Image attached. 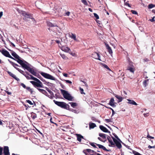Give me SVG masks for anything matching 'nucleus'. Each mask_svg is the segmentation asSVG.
Segmentation results:
<instances>
[{"mask_svg":"<svg viewBox=\"0 0 155 155\" xmlns=\"http://www.w3.org/2000/svg\"><path fill=\"white\" fill-rule=\"evenodd\" d=\"M117 103L114 102V100L113 97L111 98L108 104L110 105V106L113 107H116V105L115 104Z\"/></svg>","mask_w":155,"mask_h":155,"instance_id":"nucleus-10","label":"nucleus"},{"mask_svg":"<svg viewBox=\"0 0 155 155\" xmlns=\"http://www.w3.org/2000/svg\"><path fill=\"white\" fill-rule=\"evenodd\" d=\"M81 1L84 5H88L87 3L86 0H81Z\"/></svg>","mask_w":155,"mask_h":155,"instance_id":"nucleus-47","label":"nucleus"},{"mask_svg":"<svg viewBox=\"0 0 155 155\" xmlns=\"http://www.w3.org/2000/svg\"><path fill=\"white\" fill-rule=\"evenodd\" d=\"M114 95L116 97V98L118 99V103H119L122 101L123 98L122 97L119 96L115 94H114Z\"/></svg>","mask_w":155,"mask_h":155,"instance_id":"nucleus-19","label":"nucleus"},{"mask_svg":"<svg viewBox=\"0 0 155 155\" xmlns=\"http://www.w3.org/2000/svg\"><path fill=\"white\" fill-rule=\"evenodd\" d=\"M107 139L108 141V142L110 143V144H109V146L113 147H114V143L111 139L110 137L108 136L107 137Z\"/></svg>","mask_w":155,"mask_h":155,"instance_id":"nucleus-15","label":"nucleus"},{"mask_svg":"<svg viewBox=\"0 0 155 155\" xmlns=\"http://www.w3.org/2000/svg\"><path fill=\"white\" fill-rule=\"evenodd\" d=\"M36 6L37 8L40 9V7H41L43 5V3L40 1H37L35 3Z\"/></svg>","mask_w":155,"mask_h":155,"instance_id":"nucleus-18","label":"nucleus"},{"mask_svg":"<svg viewBox=\"0 0 155 155\" xmlns=\"http://www.w3.org/2000/svg\"><path fill=\"white\" fill-rule=\"evenodd\" d=\"M22 68L24 69L27 70L29 72L32 70L33 69L31 68L30 67L31 66V65L25 61H24L20 64Z\"/></svg>","mask_w":155,"mask_h":155,"instance_id":"nucleus-2","label":"nucleus"},{"mask_svg":"<svg viewBox=\"0 0 155 155\" xmlns=\"http://www.w3.org/2000/svg\"><path fill=\"white\" fill-rule=\"evenodd\" d=\"M36 81L37 83L36 84L35 87H44L42 83L38 79Z\"/></svg>","mask_w":155,"mask_h":155,"instance_id":"nucleus-11","label":"nucleus"},{"mask_svg":"<svg viewBox=\"0 0 155 155\" xmlns=\"http://www.w3.org/2000/svg\"><path fill=\"white\" fill-rule=\"evenodd\" d=\"M60 91L64 97L65 99L69 101H72L73 97L72 96L68 91L63 89H61Z\"/></svg>","mask_w":155,"mask_h":155,"instance_id":"nucleus-1","label":"nucleus"},{"mask_svg":"<svg viewBox=\"0 0 155 155\" xmlns=\"http://www.w3.org/2000/svg\"><path fill=\"white\" fill-rule=\"evenodd\" d=\"M127 100L128 101V103L129 104L135 105H137V104L133 100H131L130 99H127Z\"/></svg>","mask_w":155,"mask_h":155,"instance_id":"nucleus-21","label":"nucleus"},{"mask_svg":"<svg viewBox=\"0 0 155 155\" xmlns=\"http://www.w3.org/2000/svg\"><path fill=\"white\" fill-rule=\"evenodd\" d=\"M76 135L77 137V140L79 142H81L82 139H84L85 140H86L84 138V137L80 134H76Z\"/></svg>","mask_w":155,"mask_h":155,"instance_id":"nucleus-14","label":"nucleus"},{"mask_svg":"<svg viewBox=\"0 0 155 155\" xmlns=\"http://www.w3.org/2000/svg\"><path fill=\"white\" fill-rule=\"evenodd\" d=\"M58 94H56L55 95V97L57 98H60V96H61L60 94V93L58 92Z\"/></svg>","mask_w":155,"mask_h":155,"instance_id":"nucleus-51","label":"nucleus"},{"mask_svg":"<svg viewBox=\"0 0 155 155\" xmlns=\"http://www.w3.org/2000/svg\"><path fill=\"white\" fill-rule=\"evenodd\" d=\"M64 81H66V82L67 83H69L70 84H71L72 83V82L69 80H64Z\"/></svg>","mask_w":155,"mask_h":155,"instance_id":"nucleus-64","label":"nucleus"},{"mask_svg":"<svg viewBox=\"0 0 155 155\" xmlns=\"http://www.w3.org/2000/svg\"><path fill=\"white\" fill-rule=\"evenodd\" d=\"M0 52L4 56L7 57H8L10 55L9 52L7 50H5L4 48H2L1 50L0 49Z\"/></svg>","mask_w":155,"mask_h":155,"instance_id":"nucleus-8","label":"nucleus"},{"mask_svg":"<svg viewBox=\"0 0 155 155\" xmlns=\"http://www.w3.org/2000/svg\"><path fill=\"white\" fill-rule=\"evenodd\" d=\"M37 89L42 94H45L46 93V91L43 89L38 88H37Z\"/></svg>","mask_w":155,"mask_h":155,"instance_id":"nucleus-30","label":"nucleus"},{"mask_svg":"<svg viewBox=\"0 0 155 155\" xmlns=\"http://www.w3.org/2000/svg\"><path fill=\"white\" fill-rule=\"evenodd\" d=\"M155 17V16L153 17L152 18V19H150L149 20L150 21H151V22H153L154 21H155V20H154Z\"/></svg>","mask_w":155,"mask_h":155,"instance_id":"nucleus-62","label":"nucleus"},{"mask_svg":"<svg viewBox=\"0 0 155 155\" xmlns=\"http://www.w3.org/2000/svg\"><path fill=\"white\" fill-rule=\"evenodd\" d=\"M17 11L18 12V13L20 14H21V15H22V16H23L25 12V11H23L21 10H20L18 8H17Z\"/></svg>","mask_w":155,"mask_h":155,"instance_id":"nucleus-31","label":"nucleus"},{"mask_svg":"<svg viewBox=\"0 0 155 155\" xmlns=\"http://www.w3.org/2000/svg\"><path fill=\"white\" fill-rule=\"evenodd\" d=\"M53 101L55 104L57 106L65 109L67 108V107H68L69 106L68 104H66L64 102L58 101L55 100H54Z\"/></svg>","mask_w":155,"mask_h":155,"instance_id":"nucleus-3","label":"nucleus"},{"mask_svg":"<svg viewBox=\"0 0 155 155\" xmlns=\"http://www.w3.org/2000/svg\"><path fill=\"white\" fill-rule=\"evenodd\" d=\"M96 145L99 148L102 149L103 145L98 144H96Z\"/></svg>","mask_w":155,"mask_h":155,"instance_id":"nucleus-55","label":"nucleus"},{"mask_svg":"<svg viewBox=\"0 0 155 155\" xmlns=\"http://www.w3.org/2000/svg\"><path fill=\"white\" fill-rule=\"evenodd\" d=\"M45 84L49 86H52L54 85V84L47 81L46 83Z\"/></svg>","mask_w":155,"mask_h":155,"instance_id":"nucleus-42","label":"nucleus"},{"mask_svg":"<svg viewBox=\"0 0 155 155\" xmlns=\"http://www.w3.org/2000/svg\"><path fill=\"white\" fill-rule=\"evenodd\" d=\"M12 65L15 68H16V67H20V66H19L18 64H16L14 62H13V63H12Z\"/></svg>","mask_w":155,"mask_h":155,"instance_id":"nucleus-40","label":"nucleus"},{"mask_svg":"<svg viewBox=\"0 0 155 155\" xmlns=\"http://www.w3.org/2000/svg\"><path fill=\"white\" fill-rule=\"evenodd\" d=\"M3 153L4 155H10L9 148L8 146H5L4 147Z\"/></svg>","mask_w":155,"mask_h":155,"instance_id":"nucleus-12","label":"nucleus"},{"mask_svg":"<svg viewBox=\"0 0 155 155\" xmlns=\"http://www.w3.org/2000/svg\"><path fill=\"white\" fill-rule=\"evenodd\" d=\"M131 13L132 14H135V15H137L138 14V13L136 11L134 10H131Z\"/></svg>","mask_w":155,"mask_h":155,"instance_id":"nucleus-49","label":"nucleus"},{"mask_svg":"<svg viewBox=\"0 0 155 155\" xmlns=\"http://www.w3.org/2000/svg\"><path fill=\"white\" fill-rule=\"evenodd\" d=\"M24 76L27 79H30V77L29 76L26 75V74H25L24 75Z\"/></svg>","mask_w":155,"mask_h":155,"instance_id":"nucleus-57","label":"nucleus"},{"mask_svg":"<svg viewBox=\"0 0 155 155\" xmlns=\"http://www.w3.org/2000/svg\"><path fill=\"white\" fill-rule=\"evenodd\" d=\"M122 144L123 145H124L128 149L131 150V149L130 148L129 146H128L125 143H122Z\"/></svg>","mask_w":155,"mask_h":155,"instance_id":"nucleus-61","label":"nucleus"},{"mask_svg":"<svg viewBox=\"0 0 155 155\" xmlns=\"http://www.w3.org/2000/svg\"><path fill=\"white\" fill-rule=\"evenodd\" d=\"M17 70L21 74H22L23 75L25 74L24 73V71H23L21 70V69L19 68H18Z\"/></svg>","mask_w":155,"mask_h":155,"instance_id":"nucleus-41","label":"nucleus"},{"mask_svg":"<svg viewBox=\"0 0 155 155\" xmlns=\"http://www.w3.org/2000/svg\"><path fill=\"white\" fill-rule=\"evenodd\" d=\"M89 144L94 148H98L95 145L96 144H97L96 143L94 142H89Z\"/></svg>","mask_w":155,"mask_h":155,"instance_id":"nucleus-34","label":"nucleus"},{"mask_svg":"<svg viewBox=\"0 0 155 155\" xmlns=\"http://www.w3.org/2000/svg\"><path fill=\"white\" fill-rule=\"evenodd\" d=\"M154 6L155 5L153 4H150L149 5H148V8L149 9H151L153 8Z\"/></svg>","mask_w":155,"mask_h":155,"instance_id":"nucleus-43","label":"nucleus"},{"mask_svg":"<svg viewBox=\"0 0 155 155\" xmlns=\"http://www.w3.org/2000/svg\"><path fill=\"white\" fill-rule=\"evenodd\" d=\"M99 135L100 137H101L103 139H106V135L105 134L100 133L99 134Z\"/></svg>","mask_w":155,"mask_h":155,"instance_id":"nucleus-29","label":"nucleus"},{"mask_svg":"<svg viewBox=\"0 0 155 155\" xmlns=\"http://www.w3.org/2000/svg\"><path fill=\"white\" fill-rule=\"evenodd\" d=\"M103 66L104 67V68L107 69V70H109L110 71H111V70L109 68V67L106 64H103Z\"/></svg>","mask_w":155,"mask_h":155,"instance_id":"nucleus-38","label":"nucleus"},{"mask_svg":"<svg viewBox=\"0 0 155 155\" xmlns=\"http://www.w3.org/2000/svg\"><path fill=\"white\" fill-rule=\"evenodd\" d=\"M66 110H68L70 111H72L73 112H74V113L75 114H78V111L77 110H76L72 108H70V106L69 105L68 107H67V108L66 109Z\"/></svg>","mask_w":155,"mask_h":155,"instance_id":"nucleus-20","label":"nucleus"},{"mask_svg":"<svg viewBox=\"0 0 155 155\" xmlns=\"http://www.w3.org/2000/svg\"><path fill=\"white\" fill-rule=\"evenodd\" d=\"M43 94H45V95H46V96L48 97L51 99H53V96H51L49 95L47 92H46V93Z\"/></svg>","mask_w":155,"mask_h":155,"instance_id":"nucleus-35","label":"nucleus"},{"mask_svg":"<svg viewBox=\"0 0 155 155\" xmlns=\"http://www.w3.org/2000/svg\"><path fill=\"white\" fill-rule=\"evenodd\" d=\"M71 38L73 39L74 40H76L75 35L72 33H71Z\"/></svg>","mask_w":155,"mask_h":155,"instance_id":"nucleus-39","label":"nucleus"},{"mask_svg":"<svg viewBox=\"0 0 155 155\" xmlns=\"http://www.w3.org/2000/svg\"><path fill=\"white\" fill-rule=\"evenodd\" d=\"M45 89L51 95V96H53V98L54 97V94L52 91L50 90L47 87H45Z\"/></svg>","mask_w":155,"mask_h":155,"instance_id":"nucleus-25","label":"nucleus"},{"mask_svg":"<svg viewBox=\"0 0 155 155\" xmlns=\"http://www.w3.org/2000/svg\"><path fill=\"white\" fill-rule=\"evenodd\" d=\"M94 17L96 18L97 19H99V16H98V15L97 14V13H94Z\"/></svg>","mask_w":155,"mask_h":155,"instance_id":"nucleus-50","label":"nucleus"},{"mask_svg":"<svg viewBox=\"0 0 155 155\" xmlns=\"http://www.w3.org/2000/svg\"><path fill=\"white\" fill-rule=\"evenodd\" d=\"M8 74L11 77L14 78L15 80H16L17 81H19L20 79L16 77V76L11 72L8 71H6Z\"/></svg>","mask_w":155,"mask_h":155,"instance_id":"nucleus-13","label":"nucleus"},{"mask_svg":"<svg viewBox=\"0 0 155 155\" xmlns=\"http://www.w3.org/2000/svg\"><path fill=\"white\" fill-rule=\"evenodd\" d=\"M60 55L61 56V57L64 59H66V58H67V57L64 54H60Z\"/></svg>","mask_w":155,"mask_h":155,"instance_id":"nucleus-45","label":"nucleus"},{"mask_svg":"<svg viewBox=\"0 0 155 155\" xmlns=\"http://www.w3.org/2000/svg\"><path fill=\"white\" fill-rule=\"evenodd\" d=\"M30 82L34 86V87H35L36 84V81H31Z\"/></svg>","mask_w":155,"mask_h":155,"instance_id":"nucleus-44","label":"nucleus"},{"mask_svg":"<svg viewBox=\"0 0 155 155\" xmlns=\"http://www.w3.org/2000/svg\"><path fill=\"white\" fill-rule=\"evenodd\" d=\"M40 73L42 76L46 78L52 80H55V78L49 74L43 72H41Z\"/></svg>","mask_w":155,"mask_h":155,"instance_id":"nucleus-5","label":"nucleus"},{"mask_svg":"<svg viewBox=\"0 0 155 155\" xmlns=\"http://www.w3.org/2000/svg\"><path fill=\"white\" fill-rule=\"evenodd\" d=\"M127 70H129L131 72L134 73V67L127 68Z\"/></svg>","mask_w":155,"mask_h":155,"instance_id":"nucleus-33","label":"nucleus"},{"mask_svg":"<svg viewBox=\"0 0 155 155\" xmlns=\"http://www.w3.org/2000/svg\"><path fill=\"white\" fill-rule=\"evenodd\" d=\"M69 104H70L71 106L73 108H75L78 105V104L76 102H69Z\"/></svg>","mask_w":155,"mask_h":155,"instance_id":"nucleus-26","label":"nucleus"},{"mask_svg":"<svg viewBox=\"0 0 155 155\" xmlns=\"http://www.w3.org/2000/svg\"><path fill=\"white\" fill-rule=\"evenodd\" d=\"M148 80H144L143 82V84L144 86L145 87H146L147 85V81H148Z\"/></svg>","mask_w":155,"mask_h":155,"instance_id":"nucleus-53","label":"nucleus"},{"mask_svg":"<svg viewBox=\"0 0 155 155\" xmlns=\"http://www.w3.org/2000/svg\"><path fill=\"white\" fill-rule=\"evenodd\" d=\"M96 126V124L90 122L89 124V129H93Z\"/></svg>","mask_w":155,"mask_h":155,"instance_id":"nucleus-23","label":"nucleus"},{"mask_svg":"<svg viewBox=\"0 0 155 155\" xmlns=\"http://www.w3.org/2000/svg\"><path fill=\"white\" fill-rule=\"evenodd\" d=\"M30 79L32 80L35 81H36L38 79L33 77L32 75H30Z\"/></svg>","mask_w":155,"mask_h":155,"instance_id":"nucleus-37","label":"nucleus"},{"mask_svg":"<svg viewBox=\"0 0 155 155\" xmlns=\"http://www.w3.org/2000/svg\"><path fill=\"white\" fill-rule=\"evenodd\" d=\"M110 135L112 139L114 144H115L116 146L118 149H120L122 147L121 142H117L116 141V139L114 137L112 136L111 134H110Z\"/></svg>","mask_w":155,"mask_h":155,"instance_id":"nucleus-7","label":"nucleus"},{"mask_svg":"<svg viewBox=\"0 0 155 155\" xmlns=\"http://www.w3.org/2000/svg\"><path fill=\"white\" fill-rule=\"evenodd\" d=\"M23 105L25 107L26 110H28V107H30L28 105H26L25 104H23Z\"/></svg>","mask_w":155,"mask_h":155,"instance_id":"nucleus-63","label":"nucleus"},{"mask_svg":"<svg viewBox=\"0 0 155 155\" xmlns=\"http://www.w3.org/2000/svg\"><path fill=\"white\" fill-rule=\"evenodd\" d=\"M105 120L107 121V122H111L112 121L111 119H105Z\"/></svg>","mask_w":155,"mask_h":155,"instance_id":"nucleus-59","label":"nucleus"},{"mask_svg":"<svg viewBox=\"0 0 155 155\" xmlns=\"http://www.w3.org/2000/svg\"><path fill=\"white\" fill-rule=\"evenodd\" d=\"M30 114L31 115V117L34 120L36 118L37 115L35 113L33 112H32Z\"/></svg>","mask_w":155,"mask_h":155,"instance_id":"nucleus-27","label":"nucleus"},{"mask_svg":"<svg viewBox=\"0 0 155 155\" xmlns=\"http://www.w3.org/2000/svg\"><path fill=\"white\" fill-rule=\"evenodd\" d=\"M116 140V141L117 142H121V143H123L121 140H120V139L118 137H117V138H115Z\"/></svg>","mask_w":155,"mask_h":155,"instance_id":"nucleus-54","label":"nucleus"},{"mask_svg":"<svg viewBox=\"0 0 155 155\" xmlns=\"http://www.w3.org/2000/svg\"><path fill=\"white\" fill-rule=\"evenodd\" d=\"M128 2V1H127V2H125L124 3V5H125L128 6L129 7H130L131 6H130V5L129 4Z\"/></svg>","mask_w":155,"mask_h":155,"instance_id":"nucleus-60","label":"nucleus"},{"mask_svg":"<svg viewBox=\"0 0 155 155\" xmlns=\"http://www.w3.org/2000/svg\"><path fill=\"white\" fill-rule=\"evenodd\" d=\"M38 78H39L41 81L44 82V84L46 83L47 81L43 79L39 74H38L37 77Z\"/></svg>","mask_w":155,"mask_h":155,"instance_id":"nucleus-24","label":"nucleus"},{"mask_svg":"<svg viewBox=\"0 0 155 155\" xmlns=\"http://www.w3.org/2000/svg\"><path fill=\"white\" fill-rule=\"evenodd\" d=\"M31 74L35 76V77H37L38 76V74L33 69L30 72Z\"/></svg>","mask_w":155,"mask_h":155,"instance_id":"nucleus-32","label":"nucleus"},{"mask_svg":"<svg viewBox=\"0 0 155 155\" xmlns=\"http://www.w3.org/2000/svg\"><path fill=\"white\" fill-rule=\"evenodd\" d=\"M3 150V148L0 146V155H2Z\"/></svg>","mask_w":155,"mask_h":155,"instance_id":"nucleus-58","label":"nucleus"},{"mask_svg":"<svg viewBox=\"0 0 155 155\" xmlns=\"http://www.w3.org/2000/svg\"><path fill=\"white\" fill-rule=\"evenodd\" d=\"M12 55L17 60V62L20 65L25 61L23 59H21V58L14 51L11 52Z\"/></svg>","mask_w":155,"mask_h":155,"instance_id":"nucleus-4","label":"nucleus"},{"mask_svg":"<svg viewBox=\"0 0 155 155\" xmlns=\"http://www.w3.org/2000/svg\"><path fill=\"white\" fill-rule=\"evenodd\" d=\"M80 91L81 93V94H85V93L84 92V90L83 88H81V87L80 88Z\"/></svg>","mask_w":155,"mask_h":155,"instance_id":"nucleus-46","label":"nucleus"},{"mask_svg":"<svg viewBox=\"0 0 155 155\" xmlns=\"http://www.w3.org/2000/svg\"><path fill=\"white\" fill-rule=\"evenodd\" d=\"M100 129L103 132L105 133H108L110 134V132L103 125H100L99 126Z\"/></svg>","mask_w":155,"mask_h":155,"instance_id":"nucleus-16","label":"nucleus"},{"mask_svg":"<svg viewBox=\"0 0 155 155\" xmlns=\"http://www.w3.org/2000/svg\"><path fill=\"white\" fill-rule=\"evenodd\" d=\"M147 137L149 139H153L154 138V137H152L151 136H150L149 134H148V135L147 136Z\"/></svg>","mask_w":155,"mask_h":155,"instance_id":"nucleus-56","label":"nucleus"},{"mask_svg":"<svg viewBox=\"0 0 155 155\" xmlns=\"http://www.w3.org/2000/svg\"><path fill=\"white\" fill-rule=\"evenodd\" d=\"M26 102L27 103H28L31 105H33V103L30 100H27L26 101Z\"/></svg>","mask_w":155,"mask_h":155,"instance_id":"nucleus-48","label":"nucleus"},{"mask_svg":"<svg viewBox=\"0 0 155 155\" xmlns=\"http://www.w3.org/2000/svg\"><path fill=\"white\" fill-rule=\"evenodd\" d=\"M23 16L24 17L23 18V19L25 21H28V18L34 19L32 14L26 12H25Z\"/></svg>","mask_w":155,"mask_h":155,"instance_id":"nucleus-6","label":"nucleus"},{"mask_svg":"<svg viewBox=\"0 0 155 155\" xmlns=\"http://www.w3.org/2000/svg\"><path fill=\"white\" fill-rule=\"evenodd\" d=\"M105 45L106 46V48L107 49L108 52L111 55L113 53V51L111 49V48L109 46V45L107 44L106 43H105Z\"/></svg>","mask_w":155,"mask_h":155,"instance_id":"nucleus-17","label":"nucleus"},{"mask_svg":"<svg viewBox=\"0 0 155 155\" xmlns=\"http://www.w3.org/2000/svg\"><path fill=\"white\" fill-rule=\"evenodd\" d=\"M92 57L95 59L101 61L100 54L99 52H94L92 54Z\"/></svg>","mask_w":155,"mask_h":155,"instance_id":"nucleus-9","label":"nucleus"},{"mask_svg":"<svg viewBox=\"0 0 155 155\" xmlns=\"http://www.w3.org/2000/svg\"><path fill=\"white\" fill-rule=\"evenodd\" d=\"M62 50L68 53H70V51H71V49L68 47H62Z\"/></svg>","mask_w":155,"mask_h":155,"instance_id":"nucleus-22","label":"nucleus"},{"mask_svg":"<svg viewBox=\"0 0 155 155\" xmlns=\"http://www.w3.org/2000/svg\"><path fill=\"white\" fill-rule=\"evenodd\" d=\"M70 12L68 11L64 13V16H69L70 14Z\"/></svg>","mask_w":155,"mask_h":155,"instance_id":"nucleus-52","label":"nucleus"},{"mask_svg":"<svg viewBox=\"0 0 155 155\" xmlns=\"http://www.w3.org/2000/svg\"><path fill=\"white\" fill-rule=\"evenodd\" d=\"M47 25L48 26H49L50 27H56L57 26V25L56 24H53L52 23L50 22H47Z\"/></svg>","mask_w":155,"mask_h":155,"instance_id":"nucleus-28","label":"nucleus"},{"mask_svg":"<svg viewBox=\"0 0 155 155\" xmlns=\"http://www.w3.org/2000/svg\"><path fill=\"white\" fill-rule=\"evenodd\" d=\"M128 63V66L127 68L134 67V66L133 65V63L132 61L129 62Z\"/></svg>","mask_w":155,"mask_h":155,"instance_id":"nucleus-36","label":"nucleus"}]
</instances>
